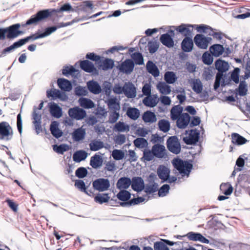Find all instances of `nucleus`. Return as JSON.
Returning <instances> with one entry per match:
<instances>
[{"instance_id":"1","label":"nucleus","mask_w":250,"mask_h":250,"mask_svg":"<svg viewBox=\"0 0 250 250\" xmlns=\"http://www.w3.org/2000/svg\"><path fill=\"white\" fill-rule=\"evenodd\" d=\"M172 164L183 177H188L193 167L192 164L189 162L184 161L178 158L173 159Z\"/></svg>"},{"instance_id":"2","label":"nucleus","mask_w":250,"mask_h":250,"mask_svg":"<svg viewBox=\"0 0 250 250\" xmlns=\"http://www.w3.org/2000/svg\"><path fill=\"white\" fill-rule=\"evenodd\" d=\"M56 14V11L54 9H47L39 11L36 14L32 15L31 17L26 21L25 24H36L38 22Z\"/></svg>"},{"instance_id":"3","label":"nucleus","mask_w":250,"mask_h":250,"mask_svg":"<svg viewBox=\"0 0 250 250\" xmlns=\"http://www.w3.org/2000/svg\"><path fill=\"white\" fill-rule=\"evenodd\" d=\"M13 136V130L9 123L6 122L0 123V140L8 141Z\"/></svg>"},{"instance_id":"4","label":"nucleus","mask_w":250,"mask_h":250,"mask_svg":"<svg viewBox=\"0 0 250 250\" xmlns=\"http://www.w3.org/2000/svg\"><path fill=\"white\" fill-rule=\"evenodd\" d=\"M167 147L171 152L178 154L181 149V145L177 136L169 137L167 141Z\"/></svg>"},{"instance_id":"5","label":"nucleus","mask_w":250,"mask_h":250,"mask_svg":"<svg viewBox=\"0 0 250 250\" xmlns=\"http://www.w3.org/2000/svg\"><path fill=\"white\" fill-rule=\"evenodd\" d=\"M20 27L21 24L20 23H16L8 27L3 28L6 38L8 39H13L22 34V32L20 30Z\"/></svg>"},{"instance_id":"6","label":"nucleus","mask_w":250,"mask_h":250,"mask_svg":"<svg viewBox=\"0 0 250 250\" xmlns=\"http://www.w3.org/2000/svg\"><path fill=\"white\" fill-rule=\"evenodd\" d=\"M211 40L212 39L210 37H205L202 34H197L194 38V41L196 45L198 47L203 49L208 48Z\"/></svg>"},{"instance_id":"7","label":"nucleus","mask_w":250,"mask_h":250,"mask_svg":"<svg viewBox=\"0 0 250 250\" xmlns=\"http://www.w3.org/2000/svg\"><path fill=\"white\" fill-rule=\"evenodd\" d=\"M68 114L71 118L76 120H83L86 116V111L78 106L69 108Z\"/></svg>"},{"instance_id":"8","label":"nucleus","mask_w":250,"mask_h":250,"mask_svg":"<svg viewBox=\"0 0 250 250\" xmlns=\"http://www.w3.org/2000/svg\"><path fill=\"white\" fill-rule=\"evenodd\" d=\"M92 186L94 189L102 192L107 190L110 185L107 179L99 178L93 182Z\"/></svg>"},{"instance_id":"9","label":"nucleus","mask_w":250,"mask_h":250,"mask_svg":"<svg viewBox=\"0 0 250 250\" xmlns=\"http://www.w3.org/2000/svg\"><path fill=\"white\" fill-rule=\"evenodd\" d=\"M151 148L155 157L159 159L166 158L167 157V150L164 145L160 144H155Z\"/></svg>"},{"instance_id":"10","label":"nucleus","mask_w":250,"mask_h":250,"mask_svg":"<svg viewBox=\"0 0 250 250\" xmlns=\"http://www.w3.org/2000/svg\"><path fill=\"white\" fill-rule=\"evenodd\" d=\"M199 135L196 130H191L186 136L183 137V141L187 145L195 144L199 140Z\"/></svg>"},{"instance_id":"11","label":"nucleus","mask_w":250,"mask_h":250,"mask_svg":"<svg viewBox=\"0 0 250 250\" xmlns=\"http://www.w3.org/2000/svg\"><path fill=\"white\" fill-rule=\"evenodd\" d=\"M134 67V63L130 59H126L119 66L118 69L120 72L128 74L133 70Z\"/></svg>"},{"instance_id":"12","label":"nucleus","mask_w":250,"mask_h":250,"mask_svg":"<svg viewBox=\"0 0 250 250\" xmlns=\"http://www.w3.org/2000/svg\"><path fill=\"white\" fill-rule=\"evenodd\" d=\"M85 129L83 127L75 129L71 133V137L73 140L76 142L82 141L85 137Z\"/></svg>"},{"instance_id":"13","label":"nucleus","mask_w":250,"mask_h":250,"mask_svg":"<svg viewBox=\"0 0 250 250\" xmlns=\"http://www.w3.org/2000/svg\"><path fill=\"white\" fill-rule=\"evenodd\" d=\"M186 236L190 241H199L205 244H208L209 242V241L208 239L206 238L200 233L191 231L188 233Z\"/></svg>"},{"instance_id":"14","label":"nucleus","mask_w":250,"mask_h":250,"mask_svg":"<svg viewBox=\"0 0 250 250\" xmlns=\"http://www.w3.org/2000/svg\"><path fill=\"white\" fill-rule=\"evenodd\" d=\"M124 93L128 98H133L136 96V89L131 83H125L124 84Z\"/></svg>"},{"instance_id":"15","label":"nucleus","mask_w":250,"mask_h":250,"mask_svg":"<svg viewBox=\"0 0 250 250\" xmlns=\"http://www.w3.org/2000/svg\"><path fill=\"white\" fill-rule=\"evenodd\" d=\"M190 116L187 113H182L180 116L177 119V126L179 128H185L189 124Z\"/></svg>"},{"instance_id":"16","label":"nucleus","mask_w":250,"mask_h":250,"mask_svg":"<svg viewBox=\"0 0 250 250\" xmlns=\"http://www.w3.org/2000/svg\"><path fill=\"white\" fill-rule=\"evenodd\" d=\"M158 96L156 94L146 96L143 100V103L144 105L150 107H155L158 103Z\"/></svg>"},{"instance_id":"17","label":"nucleus","mask_w":250,"mask_h":250,"mask_svg":"<svg viewBox=\"0 0 250 250\" xmlns=\"http://www.w3.org/2000/svg\"><path fill=\"white\" fill-rule=\"evenodd\" d=\"M175 29L187 37V36L191 34L193 31V25L188 24H182L179 26L175 27Z\"/></svg>"},{"instance_id":"18","label":"nucleus","mask_w":250,"mask_h":250,"mask_svg":"<svg viewBox=\"0 0 250 250\" xmlns=\"http://www.w3.org/2000/svg\"><path fill=\"white\" fill-rule=\"evenodd\" d=\"M157 173L159 178L162 180L163 182L167 181L169 178L170 170L166 166L160 165L157 168Z\"/></svg>"},{"instance_id":"19","label":"nucleus","mask_w":250,"mask_h":250,"mask_svg":"<svg viewBox=\"0 0 250 250\" xmlns=\"http://www.w3.org/2000/svg\"><path fill=\"white\" fill-rule=\"evenodd\" d=\"M131 184L132 188L136 191H141L144 188V182L141 177H134L132 178Z\"/></svg>"},{"instance_id":"20","label":"nucleus","mask_w":250,"mask_h":250,"mask_svg":"<svg viewBox=\"0 0 250 250\" xmlns=\"http://www.w3.org/2000/svg\"><path fill=\"white\" fill-rule=\"evenodd\" d=\"M131 181L130 178L124 177L120 178L117 181L116 187L119 189L125 190L131 185Z\"/></svg>"},{"instance_id":"21","label":"nucleus","mask_w":250,"mask_h":250,"mask_svg":"<svg viewBox=\"0 0 250 250\" xmlns=\"http://www.w3.org/2000/svg\"><path fill=\"white\" fill-rule=\"evenodd\" d=\"M193 41L189 37H186L181 42V48L184 52H191L193 49Z\"/></svg>"},{"instance_id":"22","label":"nucleus","mask_w":250,"mask_h":250,"mask_svg":"<svg viewBox=\"0 0 250 250\" xmlns=\"http://www.w3.org/2000/svg\"><path fill=\"white\" fill-rule=\"evenodd\" d=\"M160 40L163 45L168 48L172 47L174 45L173 38L168 33L162 35L160 37Z\"/></svg>"},{"instance_id":"23","label":"nucleus","mask_w":250,"mask_h":250,"mask_svg":"<svg viewBox=\"0 0 250 250\" xmlns=\"http://www.w3.org/2000/svg\"><path fill=\"white\" fill-rule=\"evenodd\" d=\"M58 85L59 88L64 91H70L72 89V84L70 81L64 79L60 78L57 80Z\"/></svg>"},{"instance_id":"24","label":"nucleus","mask_w":250,"mask_h":250,"mask_svg":"<svg viewBox=\"0 0 250 250\" xmlns=\"http://www.w3.org/2000/svg\"><path fill=\"white\" fill-rule=\"evenodd\" d=\"M146 68L147 72L151 74L153 77H157L159 76L160 72L155 63L152 61H148L146 65Z\"/></svg>"},{"instance_id":"25","label":"nucleus","mask_w":250,"mask_h":250,"mask_svg":"<svg viewBox=\"0 0 250 250\" xmlns=\"http://www.w3.org/2000/svg\"><path fill=\"white\" fill-rule=\"evenodd\" d=\"M142 119L145 123L152 124L157 121V118L154 113L149 110L144 113Z\"/></svg>"},{"instance_id":"26","label":"nucleus","mask_w":250,"mask_h":250,"mask_svg":"<svg viewBox=\"0 0 250 250\" xmlns=\"http://www.w3.org/2000/svg\"><path fill=\"white\" fill-rule=\"evenodd\" d=\"M156 88L160 93L165 95L169 94L171 91L170 86L163 82H158Z\"/></svg>"},{"instance_id":"27","label":"nucleus","mask_w":250,"mask_h":250,"mask_svg":"<svg viewBox=\"0 0 250 250\" xmlns=\"http://www.w3.org/2000/svg\"><path fill=\"white\" fill-rule=\"evenodd\" d=\"M47 96L48 97H52L53 99L59 98L64 101L67 98L66 95L64 93H62L59 90L52 89L47 91Z\"/></svg>"},{"instance_id":"28","label":"nucleus","mask_w":250,"mask_h":250,"mask_svg":"<svg viewBox=\"0 0 250 250\" xmlns=\"http://www.w3.org/2000/svg\"><path fill=\"white\" fill-rule=\"evenodd\" d=\"M87 86L88 90L94 94H98L101 93L102 89L99 83L95 81H90L87 82Z\"/></svg>"},{"instance_id":"29","label":"nucleus","mask_w":250,"mask_h":250,"mask_svg":"<svg viewBox=\"0 0 250 250\" xmlns=\"http://www.w3.org/2000/svg\"><path fill=\"white\" fill-rule=\"evenodd\" d=\"M215 65L216 69L218 71V73L222 74L226 72L229 68L228 63L221 60H217L215 62Z\"/></svg>"},{"instance_id":"30","label":"nucleus","mask_w":250,"mask_h":250,"mask_svg":"<svg viewBox=\"0 0 250 250\" xmlns=\"http://www.w3.org/2000/svg\"><path fill=\"white\" fill-rule=\"evenodd\" d=\"M59 124L57 122H53L50 126V130L52 135L56 138H59L62 135V132L59 128Z\"/></svg>"},{"instance_id":"31","label":"nucleus","mask_w":250,"mask_h":250,"mask_svg":"<svg viewBox=\"0 0 250 250\" xmlns=\"http://www.w3.org/2000/svg\"><path fill=\"white\" fill-rule=\"evenodd\" d=\"M191 87L193 90L197 94L202 92L203 89L202 83L199 79H194L191 80Z\"/></svg>"},{"instance_id":"32","label":"nucleus","mask_w":250,"mask_h":250,"mask_svg":"<svg viewBox=\"0 0 250 250\" xmlns=\"http://www.w3.org/2000/svg\"><path fill=\"white\" fill-rule=\"evenodd\" d=\"M51 115L56 118H59L62 116V109L56 104H53L50 106Z\"/></svg>"},{"instance_id":"33","label":"nucleus","mask_w":250,"mask_h":250,"mask_svg":"<svg viewBox=\"0 0 250 250\" xmlns=\"http://www.w3.org/2000/svg\"><path fill=\"white\" fill-rule=\"evenodd\" d=\"M81 68L86 72H92L96 70L92 62L87 60L81 61L80 62Z\"/></svg>"},{"instance_id":"34","label":"nucleus","mask_w":250,"mask_h":250,"mask_svg":"<svg viewBox=\"0 0 250 250\" xmlns=\"http://www.w3.org/2000/svg\"><path fill=\"white\" fill-rule=\"evenodd\" d=\"M231 142L233 144L242 145L246 143L248 140L239 134L234 133L231 134Z\"/></svg>"},{"instance_id":"35","label":"nucleus","mask_w":250,"mask_h":250,"mask_svg":"<svg viewBox=\"0 0 250 250\" xmlns=\"http://www.w3.org/2000/svg\"><path fill=\"white\" fill-rule=\"evenodd\" d=\"M211 53L215 57H218L222 55L224 51L223 45L219 44H215L209 48Z\"/></svg>"},{"instance_id":"36","label":"nucleus","mask_w":250,"mask_h":250,"mask_svg":"<svg viewBox=\"0 0 250 250\" xmlns=\"http://www.w3.org/2000/svg\"><path fill=\"white\" fill-rule=\"evenodd\" d=\"M87 157V153L83 150H78L75 152L73 155V161L77 163H79L84 161Z\"/></svg>"},{"instance_id":"37","label":"nucleus","mask_w":250,"mask_h":250,"mask_svg":"<svg viewBox=\"0 0 250 250\" xmlns=\"http://www.w3.org/2000/svg\"><path fill=\"white\" fill-rule=\"evenodd\" d=\"M79 103L81 107L85 109L92 108L95 106L94 103L91 100L86 98H80Z\"/></svg>"},{"instance_id":"38","label":"nucleus","mask_w":250,"mask_h":250,"mask_svg":"<svg viewBox=\"0 0 250 250\" xmlns=\"http://www.w3.org/2000/svg\"><path fill=\"white\" fill-rule=\"evenodd\" d=\"M103 163V160L100 155L95 154L91 157L90 165L94 168H97L101 167Z\"/></svg>"},{"instance_id":"39","label":"nucleus","mask_w":250,"mask_h":250,"mask_svg":"<svg viewBox=\"0 0 250 250\" xmlns=\"http://www.w3.org/2000/svg\"><path fill=\"white\" fill-rule=\"evenodd\" d=\"M183 108L180 105L173 106L170 111L171 118L173 120H176L182 114Z\"/></svg>"},{"instance_id":"40","label":"nucleus","mask_w":250,"mask_h":250,"mask_svg":"<svg viewBox=\"0 0 250 250\" xmlns=\"http://www.w3.org/2000/svg\"><path fill=\"white\" fill-rule=\"evenodd\" d=\"M110 199L108 194L106 193H98L94 198L95 202L100 204H102L108 202Z\"/></svg>"},{"instance_id":"41","label":"nucleus","mask_w":250,"mask_h":250,"mask_svg":"<svg viewBox=\"0 0 250 250\" xmlns=\"http://www.w3.org/2000/svg\"><path fill=\"white\" fill-rule=\"evenodd\" d=\"M89 146L91 151H96L103 148L104 144L100 140H94L89 143Z\"/></svg>"},{"instance_id":"42","label":"nucleus","mask_w":250,"mask_h":250,"mask_svg":"<svg viewBox=\"0 0 250 250\" xmlns=\"http://www.w3.org/2000/svg\"><path fill=\"white\" fill-rule=\"evenodd\" d=\"M107 104L109 108L113 111H119L120 109V104L115 98L109 99L107 101Z\"/></svg>"},{"instance_id":"43","label":"nucleus","mask_w":250,"mask_h":250,"mask_svg":"<svg viewBox=\"0 0 250 250\" xmlns=\"http://www.w3.org/2000/svg\"><path fill=\"white\" fill-rule=\"evenodd\" d=\"M177 79L175 74L172 71H167L165 73L164 80L167 83L172 84L175 82Z\"/></svg>"},{"instance_id":"44","label":"nucleus","mask_w":250,"mask_h":250,"mask_svg":"<svg viewBox=\"0 0 250 250\" xmlns=\"http://www.w3.org/2000/svg\"><path fill=\"white\" fill-rule=\"evenodd\" d=\"M127 116L131 119L133 120H137L140 115V111L136 108H128L126 111Z\"/></svg>"},{"instance_id":"45","label":"nucleus","mask_w":250,"mask_h":250,"mask_svg":"<svg viewBox=\"0 0 250 250\" xmlns=\"http://www.w3.org/2000/svg\"><path fill=\"white\" fill-rule=\"evenodd\" d=\"M155 157L152 150L149 149H145L143 151V156L141 160L143 162H149L153 160Z\"/></svg>"},{"instance_id":"46","label":"nucleus","mask_w":250,"mask_h":250,"mask_svg":"<svg viewBox=\"0 0 250 250\" xmlns=\"http://www.w3.org/2000/svg\"><path fill=\"white\" fill-rule=\"evenodd\" d=\"M129 125L122 122H119L116 123L113 128V130L117 132H125L129 131Z\"/></svg>"},{"instance_id":"47","label":"nucleus","mask_w":250,"mask_h":250,"mask_svg":"<svg viewBox=\"0 0 250 250\" xmlns=\"http://www.w3.org/2000/svg\"><path fill=\"white\" fill-rule=\"evenodd\" d=\"M144 201L145 198H144L143 197H140L131 199L127 202L120 203V205L122 207H129L132 205H135L142 203Z\"/></svg>"},{"instance_id":"48","label":"nucleus","mask_w":250,"mask_h":250,"mask_svg":"<svg viewBox=\"0 0 250 250\" xmlns=\"http://www.w3.org/2000/svg\"><path fill=\"white\" fill-rule=\"evenodd\" d=\"M158 125L159 129L164 132H167L170 129L169 122L165 119L160 120L158 122Z\"/></svg>"},{"instance_id":"49","label":"nucleus","mask_w":250,"mask_h":250,"mask_svg":"<svg viewBox=\"0 0 250 250\" xmlns=\"http://www.w3.org/2000/svg\"><path fill=\"white\" fill-rule=\"evenodd\" d=\"M220 189L222 193L226 195H230L233 191L232 187L228 183L221 184L220 186Z\"/></svg>"},{"instance_id":"50","label":"nucleus","mask_w":250,"mask_h":250,"mask_svg":"<svg viewBox=\"0 0 250 250\" xmlns=\"http://www.w3.org/2000/svg\"><path fill=\"white\" fill-rule=\"evenodd\" d=\"M131 197L130 193L124 189H121V191L117 194L118 199L122 201L125 202L128 200Z\"/></svg>"},{"instance_id":"51","label":"nucleus","mask_w":250,"mask_h":250,"mask_svg":"<svg viewBox=\"0 0 250 250\" xmlns=\"http://www.w3.org/2000/svg\"><path fill=\"white\" fill-rule=\"evenodd\" d=\"M134 146L139 148H143L146 147L148 145L146 140L143 138H137L133 141Z\"/></svg>"},{"instance_id":"52","label":"nucleus","mask_w":250,"mask_h":250,"mask_svg":"<svg viewBox=\"0 0 250 250\" xmlns=\"http://www.w3.org/2000/svg\"><path fill=\"white\" fill-rule=\"evenodd\" d=\"M223 74L221 73H217L216 75L215 83L214 84V89L215 90H216L218 87H219L221 82L222 83V85L225 86L226 84L225 83L224 80L223 79Z\"/></svg>"},{"instance_id":"53","label":"nucleus","mask_w":250,"mask_h":250,"mask_svg":"<svg viewBox=\"0 0 250 250\" xmlns=\"http://www.w3.org/2000/svg\"><path fill=\"white\" fill-rule=\"evenodd\" d=\"M223 74L221 73H217L216 75L215 83L214 84V89L215 90H216L218 87H219L221 82L222 83V85L225 86L226 84L225 83L224 80L223 79Z\"/></svg>"},{"instance_id":"54","label":"nucleus","mask_w":250,"mask_h":250,"mask_svg":"<svg viewBox=\"0 0 250 250\" xmlns=\"http://www.w3.org/2000/svg\"><path fill=\"white\" fill-rule=\"evenodd\" d=\"M114 66V61L110 59H105L100 65L104 70L112 69Z\"/></svg>"},{"instance_id":"55","label":"nucleus","mask_w":250,"mask_h":250,"mask_svg":"<svg viewBox=\"0 0 250 250\" xmlns=\"http://www.w3.org/2000/svg\"><path fill=\"white\" fill-rule=\"evenodd\" d=\"M147 46L149 53L153 54L157 51L159 43L156 41H151L148 42Z\"/></svg>"},{"instance_id":"56","label":"nucleus","mask_w":250,"mask_h":250,"mask_svg":"<svg viewBox=\"0 0 250 250\" xmlns=\"http://www.w3.org/2000/svg\"><path fill=\"white\" fill-rule=\"evenodd\" d=\"M131 57L136 64H144V59L141 53L135 52L132 54Z\"/></svg>"},{"instance_id":"57","label":"nucleus","mask_w":250,"mask_h":250,"mask_svg":"<svg viewBox=\"0 0 250 250\" xmlns=\"http://www.w3.org/2000/svg\"><path fill=\"white\" fill-rule=\"evenodd\" d=\"M69 149V146L65 144H62L59 146L57 145L53 146V150L58 153L62 154L63 153Z\"/></svg>"},{"instance_id":"58","label":"nucleus","mask_w":250,"mask_h":250,"mask_svg":"<svg viewBox=\"0 0 250 250\" xmlns=\"http://www.w3.org/2000/svg\"><path fill=\"white\" fill-rule=\"evenodd\" d=\"M75 186L81 191L85 193L87 195H89L85 188V183L83 180H76L75 183Z\"/></svg>"},{"instance_id":"59","label":"nucleus","mask_w":250,"mask_h":250,"mask_svg":"<svg viewBox=\"0 0 250 250\" xmlns=\"http://www.w3.org/2000/svg\"><path fill=\"white\" fill-rule=\"evenodd\" d=\"M112 156L115 160H120L124 158L125 153L121 150L114 149L112 151Z\"/></svg>"},{"instance_id":"60","label":"nucleus","mask_w":250,"mask_h":250,"mask_svg":"<svg viewBox=\"0 0 250 250\" xmlns=\"http://www.w3.org/2000/svg\"><path fill=\"white\" fill-rule=\"evenodd\" d=\"M120 116L119 111H113L109 116L108 122L114 124L117 122Z\"/></svg>"},{"instance_id":"61","label":"nucleus","mask_w":250,"mask_h":250,"mask_svg":"<svg viewBox=\"0 0 250 250\" xmlns=\"http://www.w3.org/2000/svg\"><path fill=\"white\" fill-rule=\"evenodd\" d=\"M150 141L152 144L154 145L160 144L163 142L164 137H161L157 133L152 134Z\"/></svg>"},{"instance_id":"62","label":"nucleus","mask_w":250,"mask_h":250,"mask_svg":"<svg viewBox=\"0 0 250 250\" xmlns=\"http://www.w3.org/2000/svg\"><path fill=\"white\" fill-rule=\"evenodd\" d=\"M87 172V170L85 167H80L76 170L75 174L77 177L83 178L86 176Z\"/></svg>"},{"instance_id":"63","label":"nucleus","mask_w":250,"mask_h":250,"mask_svg":"<svg viewBox=\"0 0 250 250\" xmlns=\"http://www.w3.org/2000/svg\"><path fill=\"white\" fill-rule=\"evenodd\" d=\"M158 188V184L153 183L151 185H146L145 188V192L147 193H152L157 191Z\"/></svg>"},{"instance_id":"64","label":"nucleus","mask_w":250,"mask_h":250,"mask_svg":"<svg viewBox=\"0 0 250 250\" xmlns=\"http://www.w3.org/2000/svg\"><path fill=\"white\" fill-rule=\"evenodd\" d=\"M202 60L205 64L209 65L213 62V58L209 53L205 52L202 56Z\"/></svg>"}]
</instances>
